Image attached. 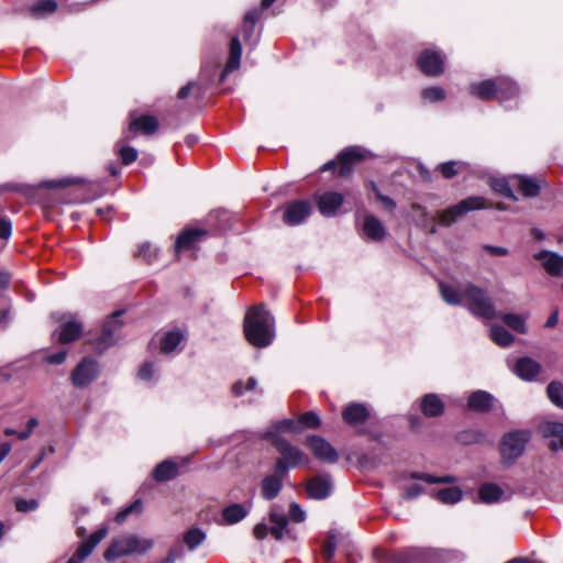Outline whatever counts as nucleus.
I'll return each mask as SVG.
<instances>
[{
  "label": "nucleus",
  "mask_w": 563,
  "mask_h": 563,
  "mask_svg": "<svg viewBox=\"0 0 563 563\" xmlns=\"http://www.w3.org/2000/svg\"><path fill=\"white\" fill-rule=\"evenodd\" d=\"M442 299L449 305H462L464 302V286L456 288L445 283H439Z\"/></svg>",
  "instance_id": "obj_32"
},
{
  "label": "nucleus",
  "mask_w": 563,
  "mask_h": 563,
  "mask_svg": "<svg viewBox=\"0 0 563 563\" xmlns=\"http://www.w3.org/2000/svg\"><path fill=\"white\" fill-rule=\"evenodd\" d=\"M247 515L246 508L241 504H232L222 510L223 520L228 525H234L244 519Z\"/></svg>",
  "instance_id": "obj_34"
},
{
  "label": "nucleus",
  "mask_w": 563,
  "mask_h": 563,
  "mask_svg": "<svg viewBox=\"0 0 563 563\" xmlns=\"http://www.w3.org/2000/svg\"><path fill=\"white\" fill-rule=\"evenodd\" d=\"M463 303H466L468 310L477 317L492 319L496 314L495 306L487 291L474 284L464 285Z\"/></svg>",
  "instance_id": "obj_4"
},
{
  "label": "nucleus",
  "mask_w": 563,
  "mask_h": 563,
  "mask_svg": "<svg viewBox=\"0 0 563 563\" xmlns=\"http://www.w3.org/2000/svg\"><path fill=\"white\" fill-rule=\"evenodd\" d=\"M299 426L302 424L306 428L316 429L320 426L321 421L314 411H308L302 413L298 419Z\"/></svg>",
  "instance_id": "obj_51"
},
{
  "label": "nucleus",
  "mask_w": 563,
  "mask_h": 563,
  "mask_svg": "<svg viewBox=\"0 0 563 563\" xmlns=\"http://www.w3.org/2000/svg\"><path fill=\"white\" fill-rule=\"evenodd\" d=\"M158 129V121L153 115H141L133 118L129 125V132L136 133L142 132L143 134L151 135Z\"/></svg>",
  "instance_id": "obj_25"
},
{
  "label": "nucleus",
  "mask_w": 563,
  "mask_h": 563,
  "mask_svg": "<svg viewBox=\"0 0 563 563\" xmlns=\"http://www.w3.org/2000/svg\"><path fill=\"white\" fill-rule=\"evenodd\" d=\"M540 371V364L530 357L519 358L514 367V372L525 380H532L537 377Z\"/></svg>",
  "instance_id": "obj_23"
},
{
  "label": "nucleus",
  "mask_w": 563,
  "mask_h": 563,
  "mask_svg": "<svg viewBox=\"0 0 563 563\" xmlns=\"http://www.w3.org/2000/svg\"><path fill=\"white\" fill-rule=\"evenodd\" d=\"M336 542L334 537H328L327 541L324 542L322 547V554L325 558V560H330L335 551Z\"/></svg>",
  "instance_id": "obj_56"
},
{
  "label": "nucleus",
  "mask_w": 563,
  "mask_h": 563,
  "mask_svg": "<svg viewBox=\"0 0 563 563\" xmlns=\"http://www.w3.org/2000/svg\"><path fill=\"white\" fill-rule=\"evenodd\" d=\"M254 537L258 540L264 539L268 533V528L264 523H258L253 530Z\"/></svg>",
  "instance_id": "obj_63"
},
{
  "label": "nucleus",
  "mask_w": 563,
  "mask_h": 563,
  "mask_svg": "<svg viewBox=\"0 0 563 563\" xmlns=\"http://www.w3.org/2000/svg\"><path fill=\"white\" fill-rule=\"evenodd\" d=\"M122 311H115L104 322L101 334L98 338L89 341V343L97 352H103L118 341L122 328V322L119 320Z\"/></svg>",
  "instance_id": "obj_7"
},
{
  "label": "nucleus",
  "mask_w": 563,
  "mask_h": 563,
  "mask_svg": "<svg viewBox=\"0 0 563 563\" xmlns=\"http://www.w3.org/2000/svg\"><path fill=\"white\" fill-rule=\"evenodd\" d=\"M549 399L559 408H563V385L560 382H551L548 385Z\"/></svg>",
  "instance_id": "obj_43"
},
{
  "label": "nucleus",
  "mask_w": 563,
  "mask_h": 563,
  "mask_svg": "<svg viewBox=\"0 0 563 563\" xmlns=\"http://www.w3.org/2000/svg\"><path fill=\"white\" fill-rule=\"evenodd\" d=\"M484 250L494 256H505L508 254V250L501 246L485 245Z\"/></svg>",
  "instance_id": "obj_62"
},
{
  "label": "nucleus",
  "mask_w": 563,
  "mask_h": 563,
  "mask_svg": "<svg viewBox=\"0 0 563 563\" xmlns=\"http://www.w3.org/2000/svg\"><path fill=\"white\" fill-rule=\"evenodd\" d=\"M369 417V411L365 405L354 402L350 404L342 411V419L350 426L364 423Z\"/></svg>",
  "instance_id": "obj_18"
},
{
  "label": "nucleus",
  "mask_w": 563,
  "mask_h": 563,
  "mask_svg": "<svg viewBox=\"0 0 563 563\" xmlns=\"http://www.w3.org/2000/svg\"><path fill=\"white\" fill-rule=\"evenodd\" d=\"M371 187L373 189V191L375 192V196L376 198L382 202V205L384 206V208H386L387 210H394L395 207H396V203L395 201L387 197V196H384L379 189L377 188V186L375 185V183H371Z\"/></svg>",
  "instance_id": "obj_54"
},
{
  "label": "nucleus",
  "mask_w": 563,
  "mask_h": 563,
  "mask_svg": "<svg viewBox=\"0 0 563 563\" xmlns=\"http://www.w3.org/2000/svg\"><path fill=\"white\" fill-rule=\"evenodd\" d=\"M241 55H242V46H241L240 40L238 36H233L230 42L229 58H228L224 69L221 73V77H220L221 81H223L224 78L230 73H232L233 70H235L240 67Z\"/></svg>",
  "instance_id": "obj_20"
},
{
  "label": "nucleus",
  "mask_w": 563,
  "mask_h": 563,
  "mask_svg": "<svg viewBox=\"0 0 563 563\" xmlns=\"http://www.w3.org/2000/svg\"><path fill=\"white\" fill-rule=\"evenodd\" d=\"M136 256L151 264L157 258L158 251L150 242H143L137 249Z\"/></svg>",
  "instance_id": "obj_44"
},
{
  "label": "nucleus",
  "mask_w": 563,
  "mask_h": 563,
  "mask_svg": "<svg viewBox=\"0 0 563 563\" xmlns=\"http://www.w3.org/2000/svg\"><path fill=\"white\" fill-rule=\"evenodd\" d=\"M261 16V12L257 9L249 11L244 15L243 24L240 29V33L242 34L244 41L251 38L254 32V25Z\"/></svg>",
  "instance_id": "obj_37"
},
{
  "label": "nucleus",
  "mask_w": 563,
  "mask_h": 563,
  "mask_svg": "<svg viewBox=\"0 0 563 563\" xmlns=\"http://www.w3.org/2000/svg\"><path fill=\"white\" fill-rule=\"evenodd\" d=\"M519 92L517 85L507 77H498L497 98L509 100L515 98Z\"/></svg>",
  "instance_id": "obj_36"
},
{
  "label": "nucleus",
  "mask_w": 563,
  "mask_h": 563,
  "mask_svg": "<svg viewBox=\"0 0 563 563\" xmlns=\"http://www.w3.org/2000/svg\"><path fill=\"white\" fill-rule=\"evenodd\" d=\"M362 232L368 240L372 241H380L386 234V230L383 223L372 214L364 217L362 223Z\"/></svg>",
  "instance_id": "obj_21"
},
{
  "label": "nucleus",
  "mask_w": 563,
  "mask_h": 563,
  "mask_svg": "<svg viewBox=\"0 0 563 563\" xmlns=\"http://www.w3.org/2000/svg\"><path fill=\"white\" fill-rule=\"evenodd\" d=\"M205 540L206 533L199 528H190L184 534V543L190 551H194Z\"/></svg>",
  "instance_id": "obj_39"
},
{
  "label": "nucleus",
  "mask_w": 563,
  "mask_h": 563,
  "mask_svg": "<svg viewBox=\"0 0 563 563\" xmlns=\"http://www.w3.org/2000/svg\"><path fill=\"white\" fill-rule=\"evenodd\" d=\"M289 517L295 522H301L305 520L306 515L298 504L292 503L289 507Z\"/></svg>",
  "instance_id": "obj_55"
},
{
  "label": "nucleus",
  "mask_w": 563,
  "mask_h": 563,
  "mask_svg": "<svg viewBox=\"0 0 563 563\" xmlns=\"http://www.w3.org/2000/svg\"><path fill=\"white\" fill-rule=\"evenodd\" d=\"M505 324H507L512 330L519 332V333H526L527 328L525 323V319L520 317L519 314L515 313H506L501 317Z\"/></svg>",
  "instance_id": "obj_45"
},
{
  "label": "nucleus",
  "mask_w": 563,
  "mask_h": 563,
  "mask_svg": "<svg viewBox=\"0 0 563 563\" xmlns=\"http://www.w3.org/2000/svg\"><path fill=\"white\" fill-rule=\"evenodd\" d=\"M531 432L528 430H514L506 433L500 441L499 452L505 464H511L522 455L526 444L530 441Z\"/></svg>",
  "instance_id": "obj_5"
},
{
  "label": "nucleus",
  "mask_w": 563,
  "mask_h": 563,
  "mask_svg": "<svg viewBox=\"0 0 563 563\" xmlns=\"http://www.w3.org/2000/svg\"><path fill=\"white\" fill-rule=\"evenodd\" d=\"M98 376V364L91 358H84L73 371L71 382L76 387H86Z\"/></svg>",
  "instance_id": "obj_9"
},
{
  "label": "nucleus",
  "mask_w": 563,
  "mask_h": 563,
  "mask_svg": "<svg viewBox=\"0 0 563 563\" xmlns=\"http://www.w3.org/2000/svg\"><path fill=\"white\" fill-rule=\"evenodd\" d=\"M183 555L181 547H175L170 549L166 559H164L161 563H175V561Z\"/></svg>",
  "instance_id": "obj_59"
},
{
  "label": "nucleus",
  "mask_w": 563,
  "mask_h": 563,
  "mask_svg": "<svg viewBox=\"0 0 563 563\" xmlns=\"http://www.w3.org/2000/svg\"><path fill=\"white\" fill-rule=\"evenodd\" d=\"M422 492V488L421 486L419 485H412L411 487H409L406 493H405V497L406 498H415L417 497L418 495H420Z\"/></svg>",
  "instance_id": "obj_64"
},
{
  "label": "nucleus",
  "mask_w": 563,
  "mask_h": 563,
  "mask_svg": "<svg viewBox=\"0 0 563 563\" xmlns=\"http://www.w3.org/2000/svg\"><path fill=\"white\" fill-rule=\"evenodd\" d=\"M418 66L427 76H439L443 73V58L439 52L426 49L418 57Z\"/></svg>",
  "instance_id": "obj_14"
},
{
  "label": "nucleus",
  "mask_w": 563,
  "mask_h": 563,
  "mask_svg": "<svg viewBox=\"0 0 563 563\" xmlns=\"http://www.w3.org/2000/svg\"><path fill=\"white\" fill-rule=\"evenodd\" d=\"M142 510V503L140 500H135L121 511H119L114 518L117 523H122L125 519L132 514H140Z\"/></svg>",
  "instance_id": "obj_48"
},
{
  "label": "nucleus",
  "mask_w": 563,
  "mask_h": 563,
  "mask_svg": "<svg viewBox=\"0 0 563 563\" xmlns=\"http://www.w3.org/2000/svg\"><path fill=\"white\" fill-rule=\"evenodd\" d=\"M119 155L124 165H130L137 158V151L132 146H122L119 150Z\"/></svg>",
  "instance_id": "obj_52"
},
{
  "label": "nucleus",
  "mask_w": 563,
  "mask_h": 563,
  "mask_svg": "<svg viewBox=\"0 0 563 563\" xmlns=\"http://www.w3.org/2000/svg\"><path fill=\"white\" fill-rule=\"evenodd\" d=\"M177 472V464L169 460H166L156 465V467L153 471V477L157 482H165L176 477Z\"/></svg>",
  "instance_id": "obj_33"
},
{
  "label": "nucleus",
  "mask_w": 563,
  "mask_h": 563,
  "mask_svg": "<svg viewBox=\"0 0 563 563\" xmlns=\"http://www.w3.org/2000/svg\"><path fill=\"white\" fill-rule=\"evenodd\" d=\"M332 490V483L329 476L320 475L307 482V494L313 499H324Z\"/></svg>",
  "instance_id": "obj_17"
},
{
  "label": "nucleus",
  "mask_w": 563,
  "mask_h": 563,
  "mask_svg": "<svg viewBox=\"0 0 563 563\" xmlns=\"http://www.w3.org/2000/svg\"><path fill=\"white\" fill-rule=\"evenodd\" d=\"M269 520L272 522V527L269 529L271 534L276 540H282L284 534L288 532L287 523L288 519L284 514H280L276 507H273L269 512Z\"/></svg>",
  "instance_id": "obj_28"
},
{
  "label": "nucleus",
  "mask_w": 563,
  "mask_h": 563,
  "mask_svg": "<svg viewBox=\"0 0 563 563\" xmlns=\"http://www.w3.org/2000/svg\"><path fill=\"white\" fill-rule=\"evenodd\" d=\"M411 477L415 479L423 481L429 484H441V483L444 484V483H454L455 482V477L450 476V475L437 477V476H433V475H430L427 473H413L411 475Z\"/></svg>",
  "instance_id": "obj_47"
},
{
  "label": "nucleus",
  "mask_w": 563,
  "mask_h": 563,
  "mask_svg": "<svg viewBox=\"0 0 563 563\" xmlns=\"http://www.w3.org/2000/svg\"><path fill=\"white\" fill-rule=\"evenodd\" d=\"M266 437L272 439V444L280 454V457L276 461L275 470L282 476H286L289 468L307 465L309 463L307 454L292 445L285 438L274 432H267Z\"/></svg>",
  "instance_id": "obj_2"
},
{
  "label": "nucleus",
  "mask_w": 563,
  "mask_h": 563,
  "mask_svg": "<svg viewBox=\"0 0 563 563\" xmlns=\"http://www.w3.org/2000/svg\"><path fill=\"white\" fill-rule=\"evenodd\" d=\"M498 77L495 79H487L481 82L472 84L470 91L481 100H493L497 98Z\"/></svg>",
  "instance_id": "obj_19"
},
{
  "label": "nucleus",
  "mask_w": 563,
  "mask_h": 563,
  "mask_svg": "<svg viewBox=\"0 0 563 563\" xmlns=\"http://www.w3.org/2000/svg\"><path fill=\"white\" fill-rule=\"evenodd\" d=\"M368 156V153L357 146H351L343 150L338 155L340 164L339 175L342 177L349 176L352 173L353 166L362 162Z\"/></svg>",
  "instance_id": "obj_10"
},
{
  "label": "nucleus",
  "mask_w": 563,
  "mask_h": 563,
  "mask_svg": "<svg viewBox=\"0 0 563 563\" xmlns=\"http://www.w3.org/2000/svg\"><path fill=\"white\" fill-rule=\"evenodd\" d=\"M283 477L275 471V474L267 475L262 481V496L271 500L278 496L283 487Z\"/></svg>",
  "instance_id": "obj_27"
},
{
  "label": "nucleus",
  "mask_w": 563,
  "mask_h": 563,
  "mask_svg": "<svg viewBox=\"0 0 563 563\" xmlns=\"http://www.w3.org/2000/svg\"><path fill=\"white\" fill-rule=\"evenodd\" d=\"M38 507V503L36 499H15V509L20 512L33 511Z\"/></svg>",
  "instance_id": "obj_53"
},
{
  "label": "nucleus",
  "mask_w": 563,
  "mask_h": 563,
  "mask_svg": "<svg viewBox=\"0 0 563 563\" xmlns=\"http://www.w3.org/2000/svg\"><path fill=\"white\" fill-rule=\"evenodd\" d=\"M539 432L549 439L548 448L551 452L563 451V422L545 421L539 427Z\"/></svg>",
  "instance_id": "obj_11"
},
{
  "label": "nucleus",
  "mask_w": 563,
  "mask_h": 563,
  "mask_svg": "<svg viewBox=\"0 0 563 563\" xmlns=\"http://www.w3.org/2000/svg\"><path fill=\"white\" fill-rule=\"evenodd\" d=\"M462 498V490L459 487H448L437 493V499L443 504H455Z\"/></svg>",
  "instance_id": "obj_42"
},
{
  "label": "nucleus",
  "mask_w": 563,
  "mask_h": 563,
  "mask_svg": "<svg viewBox=\"0 0 563 563\" xmlns=\"http://www.w3.org/2000/svg\"><path fill=\"white\" fill-rule=\"evenodd\" d=\"M311 212V205L306 200L292 201L284 207L283 219L288 225L300 224Z\"/></svg>",
  "instance_id": "obj_12"
},
{
  "label": "nucleus",
  "mask_w": 563,
  "mask_h": 563,
  "mask_svg": "<svg viewBox=\"0 0 563 563\" xmlns=\"http://www.w3.org/2000/svg\"><path fill=\"white\" fill-rule=\"evenodd\" d=\"M421 96L424 100L437 102L445 98V91L441 87H430L423 89Z\"/></svg>",
  "instance_id": "obj_49"
},
{
  "label": "nucleus",
  "mask_w": 563,
  "mask_h": 563,
  "mask_svg": "<svg viewBox=\"0 0 563 563\" xmlns=\"http://www.w3.org/2000/svg\"><path fill=\"white\" fill-rule=\"evenodd\" d=\"M490 338L500 346H508L514 341L512 334L501 325H492Z\"/></svg>",
  "instance_id": "obj_40"
},
{
  "label": "nucleus",
  "mask_w": 563,
  "mask_h": 563,
  "mask_svg": "<svg viewBox=\"0 0 563 563\" xmlns=\"http://www.w3.org/2000/svg\"><path fill=\"white\" fill-rule=\"evenodd\" d=\"M492 203L483 197H468L439 213L441 224L451 225L455 220L470 211L490 208Z\"/></svg>",
  "instance_id": "obj_6"
},
{
  "label": "nucleus",
  "mask_w": 563,
  "mask_h": 563,
  "mask_svg": "<svg viewBox=\"0 0 563 563\" xmlns=\"http://www.w3.org/2000/svg\"><path fill=\"white\" fill-rule=\"evenodd\" d=\"M512 179L516 180L518 189L525 197H537L539 195L541 180L527 176H515Z\"/></svg>",
  "instance_id": "obj_30"
},
{
  "label": "nucleus",
  "mask_w": 563,
  "mask_h": 563,
  "mask_svg": "<svg viewBox=\"0 0 563 563\" xmlns=\"http://www.w3.org/2000/svg\"><path fill=\"white\" fill-rule=\"evenodd\" d=\"M490 187L494 191L516 200V196L514 195L512 189L510 188L508 181L504 178H496L490 181Z\"/></svg>",
  "instance_id": "obj_46"
},
{
  "label": "nucleus",
  "mask_w": 563,
  "mask_h": 563,
  "mask_svg": "<svg viewBox=\"0 0 563 563\" xmlns=\"http://www.w3.org/2000/svg\"><path fill=\"white\" fill-rule=\"evenodd\" d=\"M207 234L205 230L189 229L183 231L176 241L175 252L178 255L181 251L190 250L195 244Z\"/></svg>",
  "instance_id": "obj_22"
},
{
  "label": "nucleus",
  "mask_w": 563,
  "mask_h": 563,
  "mask_svg": "<svg viewBox=\"0 0 563 563\" xmlns=\"http://www.w3.org/2000/svg\"><path fill=\"white\" fill-rule=\"evenodd\" d=\"M274 323V317L264 305L250 308L243 324L247 342L260 349L268 346L275 338Z\"/></svg>",
  "instance_id": "obj_1"
},
{
  "label": "nucleus",
  "mask_w": 563,
  "mask_h": 563,
  "mask_svg": "<svg viewBox=\"0 0 563 563\" xmlns=\"http://www.w3.org/2000/svg\"><path fill=\"white\" fill-rule=\"evenodd\" d=\"M184 339L180 331L167 332L161 340V351L164 353L172 352Z\"/></svg>",
  "instance_id": "obj_41"
},
{
  "label": "nucleus",
  "mask_w": 563,
  "mask_h": 563,
  "mask_svg": "<svg viewBox=\"0 0 563 563\" xmlns=\"http://www.w3.org/2000/svg\"><path fill=\"white\" fill-rule=\"evenodd\" d=\"M466 168V164L463 162L449 161L445 163H441L438 165L437 169L441 173V175L446 178H453L457 174H460L463 169Z\"/></svg>",
  "instance_id": "obj_38"
},
{
  "label": "nucleus",
  "mask_w": 563,
  "mask_h": 563,
  "mask_svg": "<svg viewBox=\"0 0 563 563\" xmlns=\"http://www.w3.org/2000/svg\"><path fill=\"white\" fill-rule=\"evenodd\" d=\"M344 197L340 192L327 191L317 197L318 210L322 216H334L338 209L342 206Z\"/></svg>",
  "instance_id": "obj_16"
},
{
  "label": "nucleus",
  "mask_w": 563,
  "mask_h": 563,
  "mask_svg": "<svg viewBox=\"0 0 563 563\" xmlns=\"http://www.w3.org/2000/svg\"><path fill=\"white\" fill-rule=\"evenodd\" d=\"M307 445L311 450L312 454L319 460L325 461L328 463H335L339 459L335 449L321 437H309L307 440Z\"/></svg>",
  "instance_id": "obj_13"
},
{
  "label": "nucleus",
  "mask_w": 563,
  "mask_h": 563,
  "mask_svg": "<svg viewBox=\"0 0 563 563\" xmlns=\"http://www.w3.org/2000/svg\"><path fill=\"white\" fill-rule=\"evenodd\" d=\"M275 431H289L298 433L301 431V427L299 426L298 421L291 420V419H284L274 424Z\"/></svg>",
  "instance_id": "obj_50"
},
{
  "label": "nucleus",
  "mask_w": 563,
  "mask_h": 563,
  "mask_svg": "<svg viewBox=\"0 0 563 563\" xmlns=\"http://www.w3.org/2000/svg\"><path fill=\"white\" fill-rule=\"evenodd\" d=\"M11 235V222L0 217V239L8 240Z\"/></svg>",
  "instance_id": "obj_58"
},
{
  "label": "nucleus",
  "mask_w": 563,
  "mask_h": 563,
  "mask_svg": "<svg viewBox=\"0 0 563 563\" xmlns=\"http://www.w3.org/2000/svg\"><path fill=\"white\" fill-rule=\"evenodd\" d=\"M478 494L482 501L492 504L500 500L504 490L497 484L486 483L481 486Z\"/></svg>",
  "instance_id": "obj_35"
},
{
  "label": "nucleus",
  "mask_w": 563,
  "mask_h": 563,
  "mask_svg": "<svg viewBox=\"0 0 563 563\" xmlns=\"http://www.w3.org/2000/svg\"><path fill=\"white\" fill-rule=\"evenodd\" d=\"M108 528L102 527L95 531L86 541L81 542L75 554L82 561L90 555L93 549L106 538Z\"/></svg>",
  "instance_id": "obj_24"
},
{
  "label": "nucleus",
  "mask_w": 563,
  "mask_h": 563,
  "mask_svg": "<svg viewBox=\"0 0 563 563\" xmlns=\"http://www.w3.org/2000/svg\"><path fill=\"white\" fill-rule=\"evenodd\" d=\"M534 260L539 261L544 268V271L551 275L556 277H563V256L550 252L542 251L533 255Z\"/></svg>",
  "instance_id": "obj_15"
},
{
  "label": "nucleus",
  "mask_w": 563,
  "mask_h": 563,
  "mask_svg": "<svg viewBox=\"0 0 563 563\" xmlns=\"http://www.w3.org/2000/svg\"><path fill=\"white\" fill-rule=\"evenodd\" d=\"M57 10V3L54 0H38L27 8V14L33 19H43L53 14Z\"/></svg>",
  "instance_id": "obj_31"
},
{
  "label": "nucleus",
  "mask_w": 563,
  "mask_h": 563,
  "mask_svg": "<svg viewBox=\"0 0 563 563\" xmlns=\"http://www.w3.org/2000/svg\"><path fill=\"white\" fill-rule=\"evenodd\" d=\"M52 317L55 319V321L62 323L59 329L55 331L57 341L59 343H70L80 336L82 332V325L79 321L67 314L54 313Z\"/></svg>",
  "instance_id": "obj_8"
},
{
  "label": "nucleus",
  "mask_w": 563,
  "mask_h": 563,
  "mask_svg": "<svg viewBox=\"0 0 563 563\" xmlns=\"http://www.w3.org/2000/svg\"><path fill=\"white\" fill-rule=\"evenodd\" d=\"M420 410L426 417H439L444 411V404L437 394H427L421 398Z\"/></svg>",
  "instance_id": "obj_26"
},
{
  "label": "nucleus",
  "mask_w": 563,
  "mask_h": 563,
  "mask_svg": "<svg viewBox=\"0 0 563 563\" xmlns=\"http://www.w3.org/2000/svg\"><path fill=\"white\" fill-rule=\"evenodd\" d=\"M493 396L484 390L474 391L467 401V406L470 409L475 411H488L493 406Z\"/></svg>",
  "instance_id": "obj_29"
},
{
  "label": "nucleus",
  "mask_w": 563,
  "mask_h": 563,
  "mask_svg": "<svg viewBox=\"0 0 563 563\" xmlns=\"http://www.w3.org/2000/svg\"><path fill=\"white\" fill-rule=\"evenodd\" d=\"M38 426V421L35 418H31L26 423V429L18 433L20 440H26L33 430Z\"/></svg>",
  "instance_id": "obj_57"
},
{
  "label": "nucleus",
  "mask_w": 563,
  "mask_h": 563,
  "mask_svg": "<svg viewBox=\"0 0 563 563\" xmlns=\"http://www.w3.org/2000/svg\"><path fill=\"white\" fill-rule=\"evenodd\" d=\"M154 545L152 539L141 538L136 534H125L113 539L103 556L107 561H114L122 556L133 554L142 555L150 551Z\"/></svg>",
  "instance_id": "obj_3"
},
{
  "label": "nucleus",
  "mask_w": 563,
  "mask_h": 563,
  "mask_svg": "<svg viewBox=\"0 0 563 563\" xmlns=\"http://www.w3.org/2000/svg\"><path fill=\"white\" fill-rule=\"evenodd\" d=\"M139 376L145 380L151 379L153 376V365L151 363H144L139 371Z\"/></svg>",
  "instance_id": "obj_60"
},
{
  "label": "nucleus",
  "mask_w": 563,
  "mask_h": 563,
  "mask_svg": "<svg viewBox=\"0 0 563 563\" xmlns=\"http://www.w3.org/2000/svg\"><path fill=\"white\" fill-rule=\"evenodd\" d=\"M66 351H60L58 353L52 354L47 356V362L54 365H59L65 362L66 360Z\"/></svg>",
  "instance_id": "obj_61"
}]
</instances>
